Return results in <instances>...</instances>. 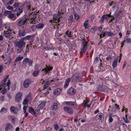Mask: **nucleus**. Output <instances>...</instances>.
I'll use <instances>...</instances> for the list:
<instances>
[{
    "instance_id": "51",
    "label": "nucleus",
    "mask_w": 131,
    "mask_h": 131,
    "mask_svg": "<svg viewBox=\"0 0 131 131\" xmlns=\"http://www.w3.org/2000/svg\"><path fill=\"white\" fill-rule=\"evenodd\" d=\"M54 129L56 130H58L59 127L58 125L57 124L54 125Z\"/></svg>"
},
{
    "instance_id": "39",
    "label": "nucleus",
    "mask_w": 131,
    "mask_h": 131,
    "mask_svg": "<svg viewBox=\"0 0 131 131\" xmlns=\"http://www.w3.org/2000/svg\"><path fill=\"white\" fill-rule=\"evenodd\" d=\"M20 4V3L19 2H15L14 3L13 5V6L15 7H16L18 6H19Z\"/></svg>"
},
{
    "instance_id": "15",
    "label": "nucleus",
    "mask_w": 131,
    "mask_h": 131,
    "mask_svg": "<svg viewBox=\"0 0 131 131\" xmlns=\"http://www.w3.org/2000/svg\"><path fill=\"white\" fill-rule=\"evenodd\" d=\"M31 95L30 94H29L27 96V98L25 99L23 101V104L24 105L26 104L28 102L29 99L31 98Z\"/></svg>"
},
{
    "instance_id": "54",
    "label": "nucleus",
    "mask_w": 131,
    "mask_h": 131,
    "mask_svg": "<svg viewBox=\"0 0 131 131\" xmlns=\"http://www.w3.org/2000/svg\"><path fill=\"white\" fill-rule=\"evenodd\" d=\"M8 97L9 99H10L11 98V96L10 95V93H8L7 94Z\"/></svg>"
},
{
    "instance_id": "29",
    "label": "nucleus",
    "mask_w": 131,
    "mask_h": 131,
    "mask_svg": "<svg viewBox=\"0 0 131 131\" xmlns=\"http://www.w3.org/2000/svg\"><path fill=\"white\" fill-rule=\"evenodd\" d=\"M27 9L29 10V12H31L32 11H33L35 9L34 8L31 7L30 6H28L27 7ZM33 12H31L30 13V14L31 13H32Z\"/></svg>"
},
{
    "instance_id": "18",
    "label": "nucleus",
    "mask_w": 131,
    "mask_h": 131,
    "mask_svg": "<svg viewBox=\"0 0 131 131\" xmlns=\"http://www.w3.org/2000/svg\"><path fill=\"white\" fill-rule=\"evenodd\" d=\"M44 26L45 25L44 24L40 23L36 25V27L38 29H41L43 28Z\"/></svg>"
},
{
    "instance_id": "60",
    "label": "nucleus",
    "mask_w": 131,
    "mask_h": 131,
    "mask_svg": "<svg viewBox=\"0 0 131 131\" xmlns=\"http://www.w3.org/2000/svg\"><path fill=\"white\" fill-rule=\"evenodd\" d=\"M91 104V103L90 104H86V107H87L88 108H89Z\"/></svg>"
},
{
    "instance_id": "59",
    "label": "nucleus",
    "mask_w": 131,
    "mask_h": 131,
    "mask_svg": "<svg viewBox=\"0 0 131 131\" xmlns=\"http://www.w3.org/2000/svg\"><path fill=\"white\" fill-rule=\"evenodd\" d=\"M29 50V49L28 47V46L27 45V46L26 47V49L25 50V52H28Z\"/></svg>"
},
{
    "instance_id": "14",
    "label": "nucleus",
    "mask_w": 131,
    "mask_h": 131,
    "mask_svg": "<svg viewBox=\"0 0 131 131\" xmlns=\"http://www.w3.org/2000/svg\"><path fill=\"white\" fill-rule=\"evenodd\" d=\"M31 81L29 79H26L24 81V86L25 88H27L30 84Z\"/></svg>"
},
{
    "instance_id": "5",
    "label": "nucleus",
    "mask_w": 131,
    "mask_h": 131,
    "mask_svg": "<svg viewBox=\"0 0 131 131\" xmlns=\"http://www.w3.org/2000/svg\"><path fill=\"white\" fill-rule=\"evenodd\" d=\"M82 75L79 73H75L73 76L72 79L73 81H78L82 77Z\"/></svg>"
},
{
    "instance_id": "9",
    "label": "nucleus",
    "mask_w": 131,
    "mask_h": 131,
    "mask_svg": "<svg viewBox=\"0 0 131 131\" xmlns=\"http://www.w3.org/2000/svg\"><path fill=\"white\" fill-rule=\"evenodd\" d=\"M63 109L65 112L70 114H72L73 113V111L72 108L69 107H64L63 108Z\"/></svg>"
},
{
    "instance_id": "42",
    "label": "nucleus",
    "mask_w": 131,
    "mask_h": 131,
    "mask_svg": "<svg viewBox=\"0 0 131 131\" xmlns=\"http://www.w3.org/2000/svg\"><path fill=\"white\" fill-rule=\"evenodd\" d=\"M126 117V118H125V117H123V119L124 121H125V122L126 123H129V122L128 121V119H127V115H126V116H125Z\"/></svg>"
},
{
    "instance_id": "6",
    "label": "nucleus",
    "mask_w": 131,
    "mask_h": 131,
    "mask_svg": "<svg viewBox=\"0 0 131 131\" xmlns=\"http://www.w3.org/2000/svg\"><path fill=\"white\" fill-rule=\"evenodd\" d=\"M112 17L111 14H106L103 15L101 17V19L99 21V23L101 24H103L104 23V20L105 19H107L108 17Z\"/></svg>"
},
{
    "instance_id": "17",
    "label": "nucleus",
    "mask_w": 131,
    "mask_h": 131,
    "mask_svg": "<svg viewBox=\"0 0 131 131\" xmlns=\"http://www.w3.org/2000/svg\"><path fill=\"white\" fill-rule=\"evenodd\" d=\"M62 90V89L57 88L53 92V94L55 95H59L61 93Z\"/></svg>"
},
{
    "instance_id": "16",
    "label": "nucleus",
    "mask_w": 131,
    "mask_h": 131,
    "mask_svg": "<svg viewBox=\"0 0 131 131\" xmlns=\"http://www.w3.org/2000/svg\"><path fill=\"white\" fill-rule=\"evenodd\" d=\"M76 91L73 88H71L68 91V93L71 95H73L75 93Z\"/></svg>"
},
{
    "instance_id": "35",
    "label": "nucleus",
    "mask_w": 131,
    "mask_h": 131,
    "mask_svg": "<svg viewBox=\"0 0 131 131\" xmlns=\"http://www.w3.org/2000/svg\"><path fill=\"white\" fill-rule=\"evenodd\" d=\"M7 111V109L5 108H3L0 111V112L2 114H4L6 113Z\"/></svg>"
},
{
    "instance_id": "53",
    "label": "nucleus",
    "mask_w": 131,
    "mask_h": 131,
    "mask_svg": "<svg viewBox=\"0 0 131 131\" xmlns=\"http://www.w3.org/2000/svg\"><path fill=\"white\" fill-rule=\"evenodd\" d=\"M29 61V59L27 58H26L23 61L26 62H28V61Z\"/></svg>"
},
{
    "instance_id": "24",
    "label": "nucleus",
    "mask_w": 131,
    "mask_h": 131,
    "mask_svg": "<svg viewBox=\"0 0 131 131\" xmlns=\"http://www.w3.org/2000/svg\"><path fill=\"white\" fill-rule=\"evenodd\" d=\"M26 32H25V31L24 30H20L18 34L20 36H23L25 35Z\"/></svg>"
},
{
    "instance_id": "11",
    "label": "nucleus",
    "mask_w": 131,
    "mask_h": 131,
    "mask_svg": "<svg viewBox=\"0 0 131 131\" xmlns=\"http://www.w3.org/2000/svg\"><path fill=\"white\" fill-rule=\"evenodd\" d=\"M113 34L111 32L108 31L102 32L100 35V37H103L105 36H111L113 35Z\"/></svg>"
},
{
    "instance_id": "62",
    "label": "nucleus",
    "mask_w": 131,
    "mask_h": 131,
    "mask_svg": "<svg viewBox=\"0 0 131 131\" xmlns=\"http://www.w3.org/2000/svg\"><path fill=\"white\" fill-rule=\"evenodd\" d=\"M106 59L109 60H111L112 59V57L111 56H109L106 57Z\"/></svg>"
},
{
    "instance_id": "43",
    "label": "nucleus",
    "mask_w": 131,
    "mask_h": 131,
    "mask_svg": "<svg viewBox=\"0 0 131 131\" xmlns=\"http://www.w3.org/2000/svg\"><path fill=\"white\" fill-rule=\"evenodd\" d=\"M6 81H2V83L1 85V86L3 87H5L6 86Z\"/></svg>"
},
{
    "instance_id": "58",
    "label": "nucleus",
    "mask_w": 131,
    "mask_h": 131,
    "mask_svg": "<svg viewBox=\"0 0 131 131\" xmlns=\"http://www.w3.org/2000/svg\"><path fill=\"white\" fill-rule=\"evenodd\" d=\"M27 107V106H24L23 109V112H25L26 111V109Z\"/></svg>"
},
{
    "instance_id": "56",
    "label": "nucleus",
    "mask_w": 131,
    "mask_h": 131,
    "mask_svg": "<svg viewBox=\"0 0 131 131\" xmlns=\"http://www.w3.org/2000/svg\"><path fill=\"white\" fill-rule=\"evenodd\" d=\"M5 99L4 96H1L0 97V100L3 101Z\"/></svg>"
},
{
    "instance_id": "1",
    "label": "nucleus",
    "mask_w": 131,
    "mask_h": 131,
    "mask_svg": "<svg viewBox=\"0 0 131 131\" xmlns=\"http://www.w3.org/2000/svg\"><path fill=\"white\" fill-rule=\"evenodd\" d=\"M25 43L21 39L19 41H15V45L16 47L18 48L17 50L18 53H20L22 52L24 47Z\"/></svg>"
},
{
    "instance_id": "48",
    "label": "nucleus",
    "mask_w": 131,
    "mask_h": 131,
    "mask_svg": "<svg viewBox=\"0 0 131 131\" xmlns=\"http://www.w3.org/2000/svg\"><path fill=\"white\" fill-rule=\"evenodd\" d=\"M7 90L6 89H4L1 91V93L3 94H4L6 92Z\"/></svg>"
},
{
    "instance_id": "12",
    "label": "nucleus",
    "mask_w": 131,
    "mask_h": 131,
    "mask_svg": "<svg viewBox=\"0 0 131 131\" xmlns=\"http://www.w3.org/2000/svg\"><path fill=\"white\" fill-rule=\"evenodd\" d=\"M110 90V89L107 88H105L103 86H101L98 89V90L99 91L106 93H108Z\"/></svg>"
},
{
    "instance_id": "20",
    "label": "nucleus",
    "mask_w": 131,
    "mask_h": 131,
    "mask_svg": "<svg viewBox=\"0 0 131 131\" xmlns=\"http://www.w3.org/2000/svg\"><path fill=\"white\" fill-rule=\"evenodd\" d=\"M46 102L44 100L42 101L41 103L38 106V109H42L43 107L45 106Z\"/></svg>"
},
{
    "instance_id": "41",
    "label": "nucleus",
    "mask_w": 131,
    "mask_h": 131,
    "mask_svg": "<svg viewBox=\"0 0 131 131\" xmlns=\"http://www.w3.org/2000/svg\"><path fill=\"white\" fill-rule=\"evenodd\" d=\"M109 123H110L113 122V118L112 117L111 115H110V116L109 117Z\"/></svg>"
},
{
    "instance_id": "38",
    "label": "nucleus",
    "mask_w": 131,
    "mask_h": 131,
    "mask_svg": "<svg viewBox=\"0 0 131 131\" xmlns=\"http://www.w3.org/2000/svg\"><path fill=\"white\" fill-rule=\"evenodd\" d=\"M88 101L86 100L85 101H84V102L82 103V106H84L85 107H86V104L88 103Z\"/></svg>"
},
{
    "instance_id": "13",
    "label": "nucleus",
    "mask_w": 131,
    "mask_h": 131,
    "mask_svg": "<svg viewBox=\"0 0 131 131\" xmlns=\"http://www.w3.org/2000/svg\"><path fill=\"white\" fill-rule=\"evenodd\" d=\"M27 21V19L25 18H23L18 23V25L19 26H22L26 23Z\"/></svg>"
},
{
    "instance_id": "19",
    "label": "nucleus",
    "mask_w": 131,
    "mask_h": 131,
    "mask_svg": "<svg viewBox=\"0 0 131 131\" xmlns=\"http://www.w3.org/2000/svg\"><path fill=\"white\" fill-rule=\"evenodd\" d=\"M71 79L70 78H69L65 81V84L64 86V88H67L69 85L70 82V81Z\"/></svg>"
},
{
    "instance_id": "22",
    "label": "nucleus",
    "mask_w": 131,
    "mask_h": 131,
    "mask_svg": "<svg viewBox=\"0 0 131 131\" xmlns=\"http://www.w3.org/2000/svg\"><path fill=\"white\" fill-rule=\"evenodd\" d=\"M60 15L59 14L58 15L57 14H54L53 15L54 19L57 20L58 22L60 21Z\"/></svg>"
},
{
    "instance_id": "33",
    "label": "nucleus",
    "mask_w": 131,
    "mask_h": 131,
    "mask_svg": "<svg viewBox=\"0 0 131 131\" xmlns=\"http://www.w3.org/2000/svg\"><path fill=\"white\" fill-rule=\"evenodd\" d=\"M88 21L89 20H88L85 21L83 24V26L85 28V29H86L88 27Z\"/></svg>"
},
{
    "instance_id": "7",
    "label": "nucleus",
    "mask_w": 131,
    "mask_h": 131,
    "mask_svg": "<svg viewBox=\"0 0 131 131\" xmlns=\"http://www.w3.org/2000/svg\"><path fill=\"white\" fill-rule=\"evenodd\" d=\"M23 7L21 6L20 7L16 8L14 12H16V15L18 16L23 12Z\"/></svg>"
},
{
    "instance_id": "34",
    "label": "nucleus",
    "mask_w": 131,
    "mask_h": 131,
    "mask_svg": "<svg viewBox=\"0 0 131 131\" xmlns=\"http://www.w3.org/2000/svg\"><path fill=\"white\" fill-rule=\"evenodd\" d=\"M31 37H32V35H28L25 37L23 38H21V39L24 41L26 39L28 40Z\"/></svg>"
},
{
    "instance_id": "4",
    "label": "nucleus",
    "mask_w": 131,
    "mask_h": 131,
    "mask_svg": "<svg viewBox=\"0 0 131 131\" xmlns=\"http://www.w3.org/2000/svg\"><path fill=\"white\" fill-rule=\"evenodd\" d=\"M22 94L21 92H19L17 93L15 96V101L17 102H19L21 101Z\"/></svg>"
},
{
    "instance_id": "27",
    "label": "nucleus",
    "mask_w": 131,
    "mask_h": 131,
    "mask_svg": "<svg viewBox=\"0 0 131 131\" xmlns=\"http://www.w3.org/2000/svg\"><path fill=\"white\" fill-rule=\"evenodd\" d=\"M58 108V104L56 103H54L53 105H51V109L53 110H56Z\"/></svg>"
},
{
    "instance_id": "3",
    "label": "nucleus",
    "mask_w": 131,
    "mask_h": 131,
    "mask_svg": "<svg viewBox=\"0 0 131 131\" xmlns=\"http://www.w3.org/2000/svg\"><path fill=\"white\" fill-rule=\"evenodd\" d=\"M83 41L82 42V47L81 49L80 53L82 54L84 53L87 49L88 43L83 39Z\"/></svg>"
},
{
    "instance_id": "25",
    "label": "nucleus",
    "mask_w": 131,
    "mask_h": 131,
    "mask_svg": "<svg viewBox=\"0 0 131 131\" xmlns=\"http://www.w3.org/2000/svg\"><path fill=\"white\" fill-rule=\"evenodd\" d=\"M11 60V58L10 57H8L4 60V63L5 64H7L10 63Z\"/></svg>"
},
{
    "instance_id": "61",
    "label": "nucleus",
    "mask_w": 131,
    "mask_h": 131,
    "mask_svg": "<svg viewBox=\"0 0 131 131\" xmlns=\"http://www.w3.org/2000/svg\"><path fill=\"white\" fill-rule=\"evenodd\" d=\"M3 40V37L2 35H0V41H2Z\"/></svg>"
},
{
    "instance_id": "57",
    "label": "nucleus",
    "mask_w": 131,
    "mask_h": 131,
    "mask_svg": "<svg viewBox=\"0 0 131 131\" xmlns=\"http://www.w3.org/2000/svg\"><path fill=\"white\" fill-rule=\"evenodd\" d=\"M124 110H125L126 112H127V109L125 108V107L123 106L122 110V112H123Z\"/></svg>"
},
{
    "instance_id": "45",
    "label": "nucleus",
    "mask_w": 131,
    "mask_h": 131,
    "mask_svg": "<svg viewBox=\"0 0 131 131\" xmlns=\"http://www.w3.org/2000/svg\"><path fill=\"white\" fill-rule=\"evenodd\" d=\"M41 109H38L37 110H35V114H40V111Z\"/></svg>"
},
{
    "instance_id": "46",
    "label": "nucleus",
    "mask_w": 131,
    "mask_h": 131,
    "mask_svg": "<svg viewBox=\"0 0 131 131\" xmlns=\"http://www.w3.org/2000/svg\"><path fill=\"white\" fill-rule=\"evenodd\" d=\"M11 13V12L8 11H5L4 12V14L5 16L8 15L10 13Z\"/></svg>"
},
{
    "instance_id": "23",
    "label": "nucleus",
    "mask_w": 131,
    "mask_h": 131,
    "mask_svg": "<svg viewBox=\"0 0 131 131\" xmlns=\"http://www.w3.org/2000/svg\"><path fill=\"white\" fill-rule=\"evenodd\" d=\"M10 110L13 113L16 114L17 113L18 111L17 109H16L15 107L12 106L10 107Z\"/></svg>"
},
{
    "instance_id": "31",
    "label": "nucleus",
    "mask_w": 131,
    "mask_h": 131,
    "mask_svg": "<svg viewBox=\"0 0 131 131\" xmlns=\"http://www.w3.org/2000/svg\"><path fill=\"white\" fill-rule=\"evenodd\" d=\"M65 103L67 105H74V103L71 101H67L65 102Z\"/></svg>"
},
{
    "instance_id": "44",
    "label": "nucleus",
    "mask_w": 131,
    "mask_h": 131,
    "mask_svg": "<svg viewBox=\"0 0 131 131\" xmlns=\"http://www.w3.org/2000/svg\"><path fill=\"white\" fill-rule=\"evenodd\" d=\"M74 16L75 18L77 20H78L80 18L79 16L77 14H74Z\"/></svg>"
},
{
    "instance_id": "21",
    "label": "nucleus",
    "mask_w": 131,
    "mask_h": 131,
    "mask_svg": "<svg viewBox=\"0 0 131 131\" xmlns=\"http://www.w3.org/2000/svg\"><path fill=\"white\" fill-rule=\"evenodd\" d=\"M118 59L117 58H115L113 62L112 66L113 68L116 67L117 66Z\"/></svg>"
},
{
    "instance_id": "50",
    "label": "nucleus",
    "mask_w": 131,
    "mask_h": 131,
    "mask_svg": "<svg viewBox=\"0 0 131 131\" xmlns=\"http://www.w3.org/2000/svg\"><path fill=\"white\" fill-rule=\"evenodd\" d=\"M24 117H27L28 115V113L26 111L24 112Z\"/></svg>"
},
{
    "instance_id": "36",
    "label": "nucleus",
    "mask_w": 131,
    "mask_h": 131,
    "mask_svg": "<svg viewBox=\"0 0 131 131\" xmlns=\"http://www.w3.org/2000/svg\"><path fill=\"white\" fill-rule=\"evenodd\" d=\"M24 58L23 57H19L16 58L15 60L16 62H17L22 60Z\"/></svg>"
},
{
    "instance_id": "64",
    "label": "nucleus",
    "mask_w": 131,
    "mask_h": 131,
    "mask_svg": "<svg viewBox=\"0 0 131 131\" xmlns=\"http://www.w3.org/2000/svg\"><path fill=\"white\" fill-rule=\"evenodd\" d=\"M15 118H13L12 119V123L13 124H15Z\"/></svg>"
},
{
    "instance_id": "28",
    "label": "nucleus",
    "mask_w": 131,
    "mask_h": 131,
    "mask_svg": "<svg viewBox=\"0 0 131 131\" xmlns=\"http://www.w3.org/2000/svg\"><path fill=\"white\" fill-rule=\"evenodd\" d=\"M124 43L125 42L127 43H129L131 42V39L129 38H125L124 39L123 41Z\"/></svg>"
},
{
    "instance_id": "63",
    "label": "nucleus",
    "mask_w": 131,
    "mask_h": 131,
    "mask_svg": "<svg viewBox=\"0 0 131 131\" xmlns=\"http://www.w3.org/2000/svg\"><path fill=\"white\" fill-rule=\"evenodd\" d=\"M98 60H99L98 58L97 57H96L95 58L94 61L95 62H98Z\"/></svg>"
},
{
    "instance_id": "26",
    "label": "nucleus",
    "mask_w": 131,
    "mask_h": 131,
    "mask_svg": "<svg viewBox=\"0 0 131 131\" xmlns=\"http://www.w3.org/2000/svg\"><path fill=\"white\" fill-rule=\"evenodd\" d=\"M73 21V16L72 15H70L69 18V25H70Z\"/></svg>"
},
{
    "instance_id": "10",
    "label": "nucleus",
    "mask_w": 131,
    "mask_h": 131,
    "mask_svg": "<svg viewBox=\"0 0 131 131\" xmlns=\"http://www.w3.org/2000/svg\"><path fill=\"white\" fill-rule=\"evenodd\" d=\"M52 68L49 67L47 66L46 68L42 69V74L44 75L46 74L47 72H48L51 70H52Z\"/></svg>"
},
{
    "instance_id": "52",
    "label": "nucleus",
    "mask_w": 131,
    "mask_h": 131,
    "mask_svg": "<svg viewBox=\"0 0 131 131\" xmlns=\"http://www.w3.org/2000/svg\"><path fill=\"white\" fill-rule=\"evenodd\" d=\"M7 8L9 10H13V8L12 6H8L7 7Z\"/></svg>"
},
{
    "instance_id": "32",
    "label": "nucleus",
    "mask_w": 131,
    "mask_h": 131,
    "mask_svg": "<svg viewBox=\"0 0 131 131\" xmlns=\"http://www.w3.org/2000/svg\"><path fill=\"white\" fill-rule=\"evenodd\" d=\"M29 112L32 114H35V111L32 107H29Z\"/></svg>"
},
{
    "instance_id": "55",
    "label": "nucleus",
    "mask_w": 131,
    "mask_h": 131,
    "mask_svg": "<svg viewBox=\"0 0 131 131\" xmlns=\"http://www.w3.org/2000/svg\"><path fill=\"white\" fill-rule=\"evenodd\" d=\"M28 62L29 63V66H30L32 65L33 62L32 60H29Z\"/></svg>"
},
{
    "instance_id": "47",
    "label": "nucleus",
    "mask_w": 131,
    "mask_h": 131,
    "mask_svg": "<svg viewBox=\"0 0 131 131\" xmlns=\"http://www.w3.org/2000/svg\"><path fill=\"white\" fill-rule=\"evenodd\" d=\"M14 0H9V1L7 3V4L9 5H11L13 3Z\"/></svg>"
},
{
    "instance_id": "40",
    "label": "nucleus",
    "mask_w": 131,
    "mask_h": 131,
    "mask_svg": "<svg viewBox=\"0 0 131 131\" xmlns=\"http://www.w3.org/2000/svg\"><path fill=\"white\" fill-rule=\"evenodd\" d=\"M49 87V82H47L44 85L43 88L44 89H47Z\"/></svg>"
},
{
    "instance_id": "37",
    "label": "nucleus",
    "mask_w": 131,
    "mask_h": 131,
    "mask_svg": "<svg viewBox=\"0 0 131 131\" xmlns=\"http://www.w3.org/2000/svg\"><path fill=\"white\" fill-rule=\"evenodd\" d=\"M10 80L9 79H8V80L7 82L6 83V85L8 86L7 89L8 90H9L10 89V88L9 87V86L10 84Z\"/></svg>"
},
{
    "instance_id": "8",
    "label": "nucleus",
    "mask_w": 131,
    "mask_h": 131,
    "mask_svg": "<svg viewBox=\"0 0 131 131\" xmlns=\"http://www.w3.org/2000/svg\"><path fill=\"white\" fill-rule=\"evenodd\" d=\"M14 128L12 125L9 123H7L5 126V131H13Z\"/></svg>"
},
{
    "instance_id": "2",
    "label": "nucleus",
    "mask_w": 131,
    "mask_h": 131,
    "mask_svg": "<svg viewBox=\"0 0 131 131\" xmlns=\"http://www.w3.org/2000/svg\"><path fill=\"white\" fill-rule=\"evenodd\" d=\"M6 29L4 31V34L5 37L7 38H9L11 36L12 32L15 33V32L13 31L12 30H11L9 28H7L6 27H5Z\"/></svg>"
},
{
    "instance_id": "30",
    "label": "nucleus",
    "mask_w": 131,
    "mask_h": 131,
    "mask_svg": "<svg viewBox=\"0 0 131 131\" xmlns=\"http://www.w3.org/2000/svg\"><path fill=\"white\" fill-rule=\"evenodd\" d=\"M36 69V70L33 73V75L35 77L38 74L39 72V69L37 68Z\"/></svg>"
},
{
    "instance_id": "49",
    "label": "nucleus",
    "mask_w": 131,
    "mask_h": 131,
    "mask_svg": "<svg viewBox=\"0 0 131 131\" xmlns=\"http://www.w3.org/2000/svg\"><path fill=\"white\" fill-rule=\"evenodd\" d=\"M14 14H11L10 13L8 17L10 18H12L14 17Z\"/></svg>"
}]
</instances>
